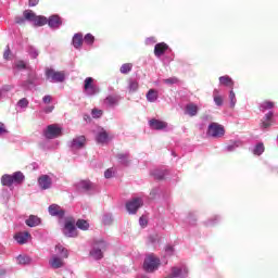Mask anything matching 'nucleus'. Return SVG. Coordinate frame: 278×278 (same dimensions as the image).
I'll use <instances>...</instances> for the list:
<instances>
[{"instance_id":"f257e3e1","label":"nucleus","mask_w":278,"mask_h":278,"mask_svg":"<svg viewBox=\"0 0 278 278\" xmlns=\"http://www.w3.org/2000/svg\"><path fill=\"white\" fill-rule=\"evenodd\" d=\"M55 254H52L48 261V264L52 270H60L66 266V261L71 252L62 244H56L54 248Z\"/></svg>"},{"instance_id":"f03ea898","label":"nucleus","mask_w":278,"mask_h":278,"mask_svg":"<svg viewBox=\"0 0 278 278\" xmlns=\"http://www.w3.org/2000/svg\"><path fill=\"white\" fill-rule=\"evenodd\" d=\"M108 250V242L103 239L94 240L89 252L92 260H103V253Z\"/></svg>"},{"instance_id":"7ed1b4c3","label":"nucleus","mask_w":278,"mask_h":278,"mask_svg":"<svg viewBox=\"0 0 278 278\" xmlns=\"http://www.w3.org/2000/svg\"><path fill=\"white\" fill-rule=\"evenodd\" d=\"M162 261L155 254H148L143 261V270L146 273H155L160 268Z\"/></svg>"},{"instance_id":"20e7f679","label":"nucleus","mask_w":278,"mask_h":278,"mask_svg":"<svg viewBox=\"0 0 278 278\" xmlns=\"http://www.w3.org/2000/svg\"><path fill=\"white\" fill-rule=\"evenodd\" d=\"M25 181V175H23L22 172H15L12 175L4 174L1 177V184L2 186H7L10 188L13 184H23Z\"/></svg>"},{"instance_id":"39448f33","label":"nucleus","mask_w":278,"mask_h":278,"mask_svg":"<svg viewBox=\"0 0 278 278\" xmlns=\"http://www.w3.org/2000/svg\"><path fill=\"white\" fill-rule=\"evenodd\" d=\"M84 92L86 97H97L101 92V88L98 85H94V78L87 77L84 81Z\"/></svg>"},{"instance_id":"423d86ee","label":"nucleus","mask_w":278,"mask_h":278,"mask_svg":"<svg viewBox=\"0 0 278 278\" xmlns=\"http://www.w3.org/2000/svg\"><path fill=\"white\" fill-rule=\"evenodd\" d=\"M208 138H223L225 136V127L216 122H212L206 130Z\"/></svg>"},{"instance_id":"0eeeda50","label":"nucleus","mask_w":278,"mask_h":278,"mask_svg":"<svg viewBox=\"0 0 278 278\" xmlns=\"http://www.w3.org/2000/svg\"><path fill=\"white\" fill-rule=\"evenodd\" d=\"M46 77L51 84H62V81L66 79V76L63 72H56L52 68L46 71Z\"/></svg>"},{"instance_id":"6e6552de","label":"nucleus","mask_w":278,"mask_h":278,"mask_svg":"<svg viewBox=\"0 0 278 278\" xmlns=\"http://www.w3.org/2000/svg\"><path fill=\"white\" fill-rule=\"evenodd\" d=\"M43 136L48 140H54V138H60V136H62V128H60V126L55 124H51L43 130Z\"/></svg>"},{"instance_id":"1a4fd4ad","label":"nucleus","mask_w":278,"mask_h":278,"mask_svg":"<svg viewBox=\"0 0 278 278\" xmlns=\"http://www.w3.org/2000/svg\"><path fill=\"white\" fill-rule=\"evenodd\" d=\"M142 205H144V200H142V198H132L126 203V210L128 214H136Z\"/></svg>"},{"instance_id":"9d476101","label":"nucleus","mask_w":278,"mask_h":278,"mask_svg":"<svg viewBox=\"0 0 278 278\" xmlns=\"http://www.w3.org/2000/svg\"><path fill=\"white\" fill-rule=\"evenodd\" d=\"M37 184L40 190H51L53 187V178L47 174L39 176Z\"/></svg>"},{"instance_id":"9b49d317","label":"nucleus","mask_w":278,"mask_h":278,"mask_svg":"<svg viewBox=\"0 0 278 278\" xmlns=\"http://www.w3.org/2000/svg\"><path fill=\"white\" fill-rule=\"evenodd\" d=\"M67 144L71 151H79V149H84V147H86V137L78 136L70 141Z\"/></svg>"},{"instance_id":"f8f14e48","label":"nucleus","mask_w":278,"mask_h":278,"mask_svg":"<svg viewBox=\"0 0 278 278\" xmlns=\"http://www.w3.org/2000/svg\"><path fill=\"white\" fill-rule=\"evenodd\" d=\"M63 233L66 238H77V227H75V222H65Z\"/></svg>"},{"instance_id":"ddd939ff","label":"nucleus","mask_w":278,"mask_h":278,"mask_svg":"<svg viewBox=\"0 0 278 278\" xmlns=\"http://www.w3.org/2000/svg\"><path fill=\"white\" fill-rule=\"evenodd\" d=\"M273 116H275L273 111H269L267 114L264 115L261 123L262 129H268L269 127H273V125L275 124V119L273 118Z\"/></svg>"},{"instance_id":"4468645a","label":"nucleus","mask_w":278,"mask_h":278,"mask_svg":"<svg viewBox=\"0 0 278 278\" xmlns=\"http://www.w3.org/2000/svg\"><path fill=\"white\" fill-rule=\"evenodd\" d=\"M47 24L50 29H60V27H62V18L59 15H51Z\"/></svg>"},{"instance_id":"2eb2a0df","label":"nucleus","mask_w":278,"mask_h":278,"mask_svg":"<svg viewBox=\"0 0 278 278\" xmlns=\"http://www.w3.org/2000/svg\"><path fill=\"white\" fill-rule=\"evenodd\" d=\"M50 216H56V218H62L65 214L64 208L60 207L58 204H51L48 207Z\"/></svg>"},{"instance_id":"dca6fc26","label":"nucleus","mask_w":278,"mask_h":278,"mask_svg":"<svg viewBox=\"0 0 278 278\" xmlns=\"http://www.w3.org/2000/svg\"><path fill=\"white\" fill-rule=\"evenodd\" d=\"M29 238H31V235L27 231H20L14 236V240L17 244H27Z\"/></svg>"},{"instance_id":"f3484780","label":"nucleus","mask_w":278,"mask_h":278,"mask_svg":"<svg viewBox=\"0 0 278 278\" xmlns=\"http://www.w3.org/2000/svg\"><path fill=\"white\" fill-rule=\"evenodd\" d=\"M149 125L151 129H155L156 131H161L162 129H166L168 124L166 122H162L160 119H150Z\"/></svg>"},{"instance_id":"a211bd4d","label":"nucleus","mask_w":278,"mask_h":278,"mask_svg":"<svg viewBox=\"0 0 278 278\" xmlns=\"http://www.w3.org/2000/svg\"><path fill=\"white\" fill-rule=\"evenodd\" d=\"M172 277H188V267L186 265L173 267Z\"/></svg>"},{"instance_id":"6ab92c4d","label":"nucleus","mask_w":278,"mask_h":278,"mask_svg":"<svg viewBox=\"0 0 278 278\" xmlns=\"http://www.w3.org/2000/svg\"><path fill=\"white\" fill-rule=\"evenodd\" d=\"M168 51V45L164 42L156 43L154 47V55L155 58H162Z\"/></svg>"},{"instance_id":"aec40b11","label":"nucleus","mask_w":278,"mask_h":278,"mask_svg":"<svg viewBox=\"0 0 278 278\" xmlns=\"http://www.w3.org/2000/svg\"><path fill=\"white\" fill-rule=\"evenodd\" d=\"M242 146V141L240 139L237 140H230L227 146L224 148V151L227 153H233L236 149H239V147Z\"/></svg>"},{"instance_id":"412c9836","label":"nucleus","mask_w":278,"mask_h":278,"mask_svg":"<svg viewBox=\"0 0 278 278\" xmlns=\"http://www.w3.org/2000/svg\"><path fill=\"white\" fill-rule=\"evenodd\" d=\"M72 45H73L74 49H81V45H84V34L76 33L73 36Z\"/></svg>"},{"instance_id":"4be33fe9","label":"nucleus","mask_w":278,"mask_h":278,"mask_svg":"<svg viewBox=\"0 0 278 278\" xmlns=\"http://www.w3.org/2000/svg\"><path fill=\"white\" fill-rule=\"evenodd\" d=\"M185 114H187V116H197L199 114V106L194 103H188L185 106Z\"/></svg>"},{"instance_id":"5701e85b","label":"nucleus","mask_w":278,"mask_h":278,"mask_svg":"<svg viewBox=\"0 0 278 278\" xmlns=\"http://www.w3.org/2000/svg\"><path fill=\"white\" fill-rule=\"evenodd\" d=\"M119 101L121 98L118 96H108L104 99V105H106L108 108H116Z\"/></svg>"},{"instance_id":"b1692460","label":"nucleus","mask_w":278,"mask_h":278,"mask_svg":"<svg viewBox=\"0 0 278 278\" xmlns=\"http://www.w3.org/2000/svg\"><path fill=\"white\" fill-rule=\"evenodd\" d=\"M41 223L42 220L40 219V217L36 215H29L28 218L25 219V224L27 225V227H38V225H40Z\"/></svg>"},{"instance_id":"393cba45","label":"nucleus","mask_w":278,"mask_h":278,"mask_svg":"<svg viewBox=\"0 0 278 278\" xmlns=\"http://www.w3.org/2000/svg\"><path fill=\"white\" fill-rule=\"evenodd\" d=\"M10 197H12V189L3 187L0 191V202L8 203V201H10Z\"/></svg>"},{"instance_id":"a878e982","label":"nucleus","mask_w":278,"mask_h":278,"mask_svg":"<svg viewBox=\"0 0 278 278\" xmlns=\"http://www.w3.org/2000/svg\"><path fill=\"white\" fill-rule=\"evenodd\" d=\"M159 98L160 94L155 89H150L146 94V99L149 103H155V101H157Z\"/></svg>"},{"instance_id":"bb28decb","label":"nucleus","mask_w":278,"mask_h":278,"mask_svg":"<svg viewBox=\"0 0 278 278\" xmlns=\"http://www.w3.org/2000/svg\"><path fill=\"white\" fill-rule=\"evenodd\" d=\"M16 262L20 266H27L31 264V257L26 254H20L18 256H16Z\"/></svg>"},{"instance_id":"cd10ccee","label":"nucleus","mask_w":278,"mask_h":278,"mask_svg":"<svg viewBox=\"0 0 278 278\" xmlns=\"http://www.w3.org/2000/svg\"><path fill=\"white\" fill-rule=\"evenodd\" d=\"M219 86H225L226 88H233V79L228 75L219 77Z\"/></svg>"},{"instance_id":"c85d7f7f","label":"nucleus","mask_w":278,"mask_h":278,"mask_svg":"<svg viewBox=\"0 0 278 278\" xmlns=\"http://www.w3.org/2000/svg\"><path fill=\"white\" fill-rule=\"evenodd\" d=\"M152 177H154V179H159L162 180L164 179V177H166V175H168V170L166 169H153L151 172Z\"/></svg>"},{"instance_id":"c756f323","label":"nucleus","mask_w":278,"mask_h":278,"mask_svg":"<svg viewBox=\"0 0 278 278\" xmlns=\"http://www.w3.org/2000/svg\"><path fill=\"white\" fill-rule=\"evenodd\" d=\"M213 101L217 108H220L224 103L223 96H220V91H218V89H214L213 91Z\"/></svg>"},{"instance_id":"7c9ffc66","label":"nucleus","mask_w":278,"mask_h":278,"mask_svg":"<svg viewBox=\"0 0 278 278\" xmlns=\"http://www.w3.org/2000/svg\"><path fill=\"white\" fill-rule=\"evenodd\" d=\"M117 160L119 164H123V166H128L130 160L129 153L126 152L117 154Z\"/></svg>"},{"instance_id":"2f4dec72","label":"nucleus","mask_w":278,"mask_h":278,"mask_svg":"<svg viewBox=\"0 0 278 278\" xmlns=\"http://www.w3.org/2000/svg\"><path fill=\"white\" fill-rule=\"evenodd\" d=\"M219 220H220V216L215 215V216L208 218L207 220H205L204 225H205V227H214V226L218 225Z\"/></svg>"},{"instance_id":"473e14b6","label":"nucleus","mask_w":278,"mask_h":278,"mask_svg":"<svg viewBox=\"0 0 278 278\" xmlns=\"http://www.w3.org/2000/svg\"><path fill=\"white\" fill-rule=\"evenodd\" d=\"M96 140L99 144H105L108 142V132L105 130L98 132Z\"/></svg>"},{"instance_id":"72a5a7b5","label":"nucleus","mask_w":278,"mask_h":278,"mask_svg":"<svg viewBox=\"0 0 278 278\" xmlns=\"http://www.w3.org/2000/svg\"><path fill=\"white\" fill-rule=\"evenodd\" d=\"M23 16L26 21H29V23H35L37 15L31 10H25Z\"/></svg>"},{"instance_id":"f704fd0d","label":"nucleus","mask_w":278,"mask_h":278,"mask_svg":"<svg viewBox=\"0 0 278 278\" xmlns=\"http://www.w3.org/2000/svg\"><path fill=\"white\" fill-rule=\"evenodd\" d=\"M273 108H275V102L273 101L266 100L260 104L261 112H266V110H273Z\"/></svg>"},{"instance_id":"c9c22d12","label":"nucleus","mask_w":278,"mask_h":278,"mask_svg":"<svg viewBox=\"0 0 278 278\" xmlns=\"http://www.w3.org/2000/svg\"><path fill=\"white\" fill-rule=\"evenodd\" d=\"M47 23H48V20L46 16L36 15L34 25H36L37 27H42L43 25H47Z\"/></svg>"},{"instance_id":"e433bc0d","label":"nucleus","mask_w":278,"mask_h":278,"mask_svg":"<svg viewBox=\"0 0 278 278\" xmlns=\"http://www.w3.org/2000/svg\"><path fill=\"white\" fill-rule=\"evenodd\" d=\"M131 68H134V64L125 63L121 66L119 73H122V75H128V73H131Z\"/></svg>"},{"instance_id":"4c0bfd02","label":"nucleus","mask_w":278,"mask_h":278,"mask_svg":"<svg viewBox=\"0 0 278 278\" xmlns=\"http://www.w3.org/2000/svg\"><path fill=\"white\" fill-rule=\"evenodd\" d=\"M76 227H78V229H81L83 231H86L90 227V224H88V222H86L85 219H78L76 222Z\"/></svg>"},{"instance_id":"58836bf2","label":"nucleus","mask_w":278,"mask_h":278,"mask_svg":"<svg viewBox=\"0 0 278 278\" xmlns=\"http://www.w3.org/2000/svg\"><path fill=\"white\" fill-rule=\"evenodd\" d=\"M83 42L87 43L88 47H92V45H94L93 35L90 33L86 34L85 37L83 38Z\"/></svg>"},{"instance_id":"ea45409f","label":"nucleus","mask_w":278,"mask_h":278,"mask_svg":"<svg viewBox=\"0 0 278 278\" xmlns=\"http://www.w3.org/2000/svg\"><path fill=\"white\" fill-rule=\"evenodd\" d=\"M264 143L260 142L253 148L252 153L254 155H262V153H264Z\"/></svg>"},{"instance_id":"a19ab883","label":"nucleus","mask_w":278,"mask_h":278,"mask_svg":"<svg viewBox=\"0 0 278 278\" xmlns=\"http://www.w3.org/2000/svg\"><path fill=\"white\" fill-rule=\"evenodd\" d=\"M78 188H80V190L88 191L92 188V182L89 180H83L78 184Z\"/></svg>"},{"instance_id":"79ce46f5","label":"nucleus","mask_w":278,"mask_h":278,"mask_svg":"<svg viewBox=\"0 0 278 278\" xmlns=\"http://www.w3.org/2000/svg\"><path fill=\"white\" fill-rule=\"evenodd\" d=\"M14 71H25L27 64L24 61H16L13 65Z\"/></svg>"},{"instance_id":"37998d69","label":"nucleus","mask_w":278,"mask_h":278,"mask_svg":"<svg viewBox=\"0 0 278 278\" xmlns=\"http://www.w3.org/2000/svg\"><path fill=\"white\" fill-rule=\"evenodd\" d=\"M229 102L230 108H236V103H238V100L236 99V92H233V89L229 91Z\"/></svg>"},{"instance_id":"c03bdc74","label":"nucleus","mask_w":278,"mask_h":278,"mask_svg":"<svg viewBox=\"0 0 278 278\" xmlns=\"http://www.w3.org/2000/svg\"><path fill=\"white\" fill-rule=\"evenodd\" d=\"M138 88H139L138 81H136V80H129V84H128V90H129V92H137V91H138Z\"/></svg>"},{"instance_id":"a18cd8bd","label":"nucleus","mask_w":278,"mask_h":278,"mask_svg":"<svg viewBox=\"0 0 278 278\" xmlns=\"http://www.w3.org/2000/svg\"><path fill=\"white\" fill-rule=\"evenodd\" d=\"M28 106H29V100H27V98H22L20 101H17V108L25 110Z\"/></svg>"},{"instance_id":"49530a36","label":"nucleus","mask_w":278,"mask_h":278,"mask_svg":"<svg viewBox=\"0 0 278 278\" xmlns=\"http://www.w3.org/2000/svg\"><path fill=\"white\" fill-rule=\"evenodd\" d=\"M91 116L92 118H101V116H103V110L97 108L92 109Z\"/></svg>"},{"instance_id":"de8ad7c7","label":"nucleus","mask_w":278,"mask_h":278,"mask_svg":"<svg viewBox=\"0 0 278 278\" xmlns=\"http://www.w3.org/2000/svg\"><path fill=\"white\" fill-rule=\"evenodd\" d=\"M112 220L114 219L112 218V214L110 213L104 214L102 217V222L104 225H112Z\"/></svg>"},{"instance_id":"09e8293b","label":"nucleus","mask_w":278,"mask_h":278,"mask_svg":"<svg viewBox=\"0 0 278 278\" xmlns=\"http://www.w3.org/2000/svg\"><path fill=\"white\" fill-rule=\"evenodd\" d=\"M175 255V248L173 245H166L165 247V256L170 257Z\"/></svg>"},{"instance_id":"8fccbe9b","label":"nucleus","mask_w":278,"mask_h":278,"mask_svg":"<svg viewBox=\"0 0 278 278\" xmlns=\"http://www.w3.org/2000/svg\"><path fill=\"white\" fill-rule=\"evenodd\" d=\"M28 53L30 58H33V60H36V58H38L39 55L38 49H36L35 47H29Z\"/></svg>"},{"instance_id":"3c124183","label":"nucleus","mask_w":278,"mask_h":278,"mask_svg":"<svg viewBox=\"0 0 278 278\" xmlns=\"http://www.w3.org/2000/svg\"><path fill=\"white\" fill-rule=\"evenodd\" d=\"M160 194H162V189H160V188H154L150 192L151 199H156L157 197H160Z\"/></svg>"},{"instance_id":"603ef678","label":"nucleus","mask_w":278,"mask_h":278,"mask_svg":"<svg viewBox=\"0 0 278 278\" xmlns=\"http://www.w3.org/2000/svg\"><path fill=\"white\" fill-rule=\"evenodd\" d=\"M105 179H112L114 177V168H109L104 172Z\"/></svg>"},{"instance_id":"864d4df0","label":"nucleus","mask_w":278,"mask_h":278,"mask_svg":"<svg viewBox=\"0 0 278 278\" xmlns=\"http://www.w3.org/2000/svg\"><path fill=\"white\" fill-rule=\"evenodd\" d=\"M164 84H166L167 86H173V84H177V78L176 77H172V78H166L163 80Z\"/></svg>"},{"instance_id":"5fc2aeb1","label":"nucleus","mask_w":278,"mask_h":278,"mask_svg":"<svg viewBox=\"0 0 278 278\" xmlns=\"http://www.w3.org/2000/svg\"><path fill=\"white\" fill-rule=\"evenodd\" d=\"M8 134V129H5V124L0 123V136Z\"/></svg>"},{"instance_id":"6e6d98bb","label":"nucleus","mask_w":278,"mask_h":278,"mask_svg":"<svg viewBox=\"0 0 278 278\" xmlns=\"http://www.w3.org/2000/svg\"><path fill=\"white\" fill-rule=\"evenodd\" d=\"M25 16H17L15 17V23H17V25H23L25 23Z\"/></svg>"},{"instance_id":"4d7b16f0","label":"nucleus","mask_w":278,"mask_h":278,"mask_svg":"<svg viewBox=\"0 0 278 278\" xmlns=\"http://www.w3.org/2000/svg\"><path fill=\"white\" fill-rule=\"evenodd\" d=\"M157 40H155V37H150L146 39V45H155Z\"/></svg>"},{"instance_id":"13d9d810","label":"nucleus","mask_w":278,"mask_h":278,"mask_svg":"<svg viewBox=\"0 0 278 278\" xmlns=\"http://www.w3.org/2000/svg\"><path fill=\"white\" fill-rule=\"evenodd\" d=\"M38 3H40V0H29L28 1L29 8H36V5H38Z\"/></svg>"},{"instance_id":"bf43d9fd","label":"nucleus","mask_w":278,"mask_h":278,"mask_svg":"<svg viewBox=\"0 0 278 278\" xmlns=\"http://www.w3.org/2000/svg\"><path fill=\"white\" fill-rule=\"evenodd\" d=\"M10 53H11L10 46H7V49H5L4 53H3L4 60H8L10 58Z\"/></svg>"},{"instance_id":"052dcab7","label":"nucleus","mask_w":278,"mask_h":278,"mask_svg":"<svg viewBox=\"0 0 278 278\" xmlns=\"http://www.w3.org/2000/svg\"><path fill=\"white\" fill-rule=\"evenodd\" d=\"M139 225H140L141 227H147V219H144V217H140V218H139Z\"/></svg>"},{"instance_id":"680f3d73","label":"nucleus","mask_w":278,"mask_h":278,"mask_svg":"<svg viewBox=\"0 0 278 278\" xmlns=\"http://www.w3.org/2000/svg\"><path fill=\"white\" fill-rule=\"evenodd\" d=\"M42 101H43V103H51L52 98H51V96H45V97L42 98Z\"/></svg>"},{"instance_id":"e2e57ef3","label":"nucleus","mask_w":278,"mask_h":278,"mask_svg":"<svg viewBox=\"0 0 278 278\" xmlns=\"http://www.w3.org/2000/svg\"><path fill=\"white\" fill-rule=\"evenodd\" d=\"M54 109H55V108H54L53 105L47 106V108L45 109V113H46V114H51V112H53Z\"/></svg>"},{"instance_id":"0e129e2a","label":"nucleus","mask_w":278,"mask_h":278,"mask_svg":"<svg viewBox=\"0 0 278 278\" xmlns=\"http://www.w3.org/2000/svg\"><path fill=\"white\" fill-rule=\"evenodd\" d=\"M149 240H150V242H152V244H155V240H157V238L153 237V236H150Z\"/></svg>"},{"instance_id":"69168bd1","label":"nucleus","mask_w":278,"mask_h":278,"mask_svg":"<svg viewBox=\"0 0 278 278\" xmlns=\"http://www.w3.org/2000/svg\"><path fill=\"white\" fill-rule=\"evenodd\" d=\"M1 277H5V269L4 268H0V278Z\"/></svg>"},{"instance_id":"338daca9","label":"nucleus","mask_w":278,"mask_h":278,"mask_svg":"<svg viewBox=\"0 0 278 278\" xmlns=\"http://www.w3.org/2000/svg\"><path fill=\"white\" fill-rule=\"evenodd\" d=\"M4 90H12V87L11 86H7L5 88H4Z\"/></svg>"},{"instance_id":"774afa93","label":"nucleus","mask_w":278,"mask_h":278,"mask_svg":"<svg viewBox=\"0 0 278 278\" xmlns=\"http://www.w3.org/2000/svg\"><path fill=\"white\" fill-rule=\"evenodd\" d=\"M22 86H23V88H27V84L26 83L22 84Z\"/></svg>"}]
</instances>
